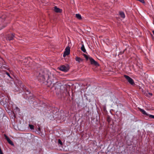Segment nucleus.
Listing matches in <instances>:
<instances>
[{"label": "nucleus", "mask_w": 154, "mask_h": 154, "mask_svg": "<svg viewBox=\"0 0 154 154\" xmlns=\"http://www.w3.org/2000/svg\"><path fill=\"white\" fill-rule=\"evenodd\" d=\"M47 77L48 78L47 82L48 86L51 85L52 84H53V85H54L55 83H57L56 78L50 73H49L48 75H41L40 74L38 76V79L40 80L41 82H44L46 79L45 77Z\"/></svg>", "instance_id": "nucleus-1"}, {"label": "nucleus", "mask_w": 154, "mask_h": 154, "mask_svg": "<svg viewBox=\"0 0 154 154\" xmlns=\"http://www.w3.org/2000/svg\"><path fill=\"white\" fill-rule=\"evenodd\" d=\"M69 69V66L67 65L66 66L62 65L59 67L60 70L65 72H67Z\"/></svg>", "instance_id": "nucleus-2"}, {"label": "nucleus", "mask_w": 154, "mask_h": 154, "mask_svg": "<svg viewBox=\"0 0 154 154\" xmlns=\"http://www.w3.org/2000/svg\"><path fill=\"white\" fill-rule=\"evenodd\" d=\"M124 77L127 80L128 82L130 83L131 85H133L134 84V82L133 80L128 75H124Z\"/></svg>", "instance_id": "nucleus-3"}, {"label": "nucleus", "mask_w": 154, "mask_h": 154, "mask_svg": "<svg viewBox=\"0 0 154 154\" xmlns=\"http://www.w3.org/2000/svg\"><path fill=\"white\" fill-rule=\"evenodd\" d=\"M70 48L69 47H67L65 49V51L64 52L63 57H65L66 56L70 54Z\"/></svg>", "instance_id": "nucleus-4"}, {"label": "nucleus", "mask_w": 154, "mask_h": 154, "mask_svg": "<svg viewBox=\"0 0 154 154\" xmlns=\"http://www.w3.org/2000/svg\"><path fill=\"white\" fill-rule=\"evenodd\" d=\"M89 60L91 62V63L92 64H94L96 66L98 65V64L95 61L93 58L91 57H89Z\"/></svg>", "instance_id": "nucleus-5"}, {"label": "nucleus", "mask_w": 154, "mask_h": 154, "mask_svg": "<svg viewBox=\"0 0 154 154\" xmlns=\"http://www.w3.org/2000/svg\"><path fill=\"white\" fill-rule=\"evenodd\" d=\"M5 138L6 139L8 143L12 145H14V143L5 134L4 135Z\"/></svg>", "instance_id": "nucleus-6"}, {"label": "nucleus", "mask_w": 154, "mask_h": 154, "mask_svg": "<svg viewBox=\"0 0 154 154\" xmlns=\"http://www.w3.org/2000/svg\"><path fill=\"white\" fill-rule=\"evenodd\" d=\"M54 11L57 13H60L62 11V10L60 9L59 8L57 7L56 6H55L54 9Z\"/></svg>", "instance_id": "nucleus-7"}, {"label": "nucleus", "mask_w": 154, "mask_h": 154, "mask_svg": "<svg viewBox=\"0 0 154 154\" xmlns=\"http://www.w3.org/2000/svg\"><path fill=\"white\" fill-rule=\"evenodd\" d=\"M75 17L77 19L79 20H81L82 19V17L81 15L79 14H75Z\"/></svg>", "instance_id": "nucleus-8"}, {"label": "nucleus", "mask_w": 154, "mask_h": 154, "mask_svg": "<svg viewBox=\"0 0 154 154\" xmlns=\"http://www.w3.org/2000/svg\"><path fill=\"white\" fill-rule=\"evenodd\" d=\"M75 59L76 61L78 62L79 63L81 62L82 61V59L77 57H76Z\"/></svg>", "instance_id": "nucleus-9"}, {"label": "nucleus", "mask_w": 154, "mask_h": 154, "mask_svg": "<svg viewBox=\"0 0 154 154\" xmlns=\"http://www.w3.org/2000/svg\"><path fill=\"white\" fill-rule=\"evenodd\" d=\"M14 37V35L13 34H12L8 37L7 39L9 40H12L13 39Z\"/></svg>", "instance_id": "nucleus-10"}, {"label": "nucleus", "mask_w": 154, "mask_h": 154, "mask_svg": "<svg viewBox=\"0 0 154 154\" xmlns=\"http://www.w3.org/2000/svg\"><path fill=\"white\" fill-rule=\"evenodd\" d=\"M119 14L121 17L123 18L125 17V14L123 12H119Z\"/></svg>", "instance_id": "nucleus-11"}, {"label": "nucleus", "mask_w": 154, "mask_h": 154, "mask_svg": "<svg viewBox=\"0 0 154 154\" xmlns=\"http://www.w3.org/2000/svg\"><path fill=\"white\" fill-rule=\"evenodd\" d=\"M140 110L142 113L143 114L145 115H147V114L146 112V111L143 109H140Z\"/></svg>", "instance_id": "nucleus-12"}, {"label": "nucleus", "mask_w": 154, "mask_h": 154, "mask_svg": "<svg viewBox=\"0 0 154 154\" xmlns=\"http://www.w3.org/2000/svg\"><path fill=\"white\" fill-rule=\"evenodd\" d=\"M81 50L84 53H85L86 50L84 46L83 45L81 48Z\"/></svg>", "instance_id": "nucleus-13"}, {"label": "nucleus", "mask_w": 154, "mask_h": 154, "mask_svg": "<svg viewBox=\"0 0 154 154\" xmlns=\"http://www.w3.org/2000/svg\"><path fill=\"white\" fill-rule=\"evenodd\" d=\"M29 126L31 129H33L34 128V126L33 125H30L29 124Z\"/></svg>", "instance_id": "nucleus-14"}, {"label": "nucleus", "mask_w": 154, "mask_h": 154, "mask_svg": "<svg viewBox=\"0 0 154 154\" xmlns=\"http://www.w3.org/2000/svg\"><path fill=\"white\" fill-rule=\"evenodd\" d=\"M84 57H85L86 59L87 60H89V57H90V56H88L85 54H84Z\"/></svg>", "instance_id": "nucleus-15"}, {"label": "nucleus", "mask_w": 154, "mask_h": 154, "mask_svg": "<svg viewBox=\"0 0 154 154\" xmlns=\"http://www.w3.org/2000/svg\"><path fill=\"white\" fill-rule=\"evenodd\" d=\"M84 57H85L86 59L87 60H89V57H90V56H88L85 54H84Z\"/></svg>", "instance_id": "nucleus-16"}, {"label": "nucleus", "mask_w": 154, "mask_h": 154, "mask_svg": "<svg viewBox=\"0 0 154 154\" xmlns=\"http://www.w3.org/2000/svg\"><path fill=\"white\" fill-rule=\"evenodd\" d=\"M153 35H152V39L154 40V30L152 31Z\"/></svg>", "instance_id": "nucleus-17"}, {"label": "nucleus", "mask_w": 154, "mask_h": 154, "mask_svg": "<svg viewBox=\"0 0 154 154\" xmlns=\"http://www.w3.org/2000/svg\"><path fill=\"white\" fill-rule=\"evenodd\" d=\"M149 117L152 118L154 119V116L153 115H149Z\"/></svg>", "instance_id": "nucleus-18"}, {"label": "nucleus", "mask_w": 154, "mask_h": 154, "mask_svg": "<svg viewBox=\"0 0 154 154\" xmlns=\"http://www.w3.org/2000/svg\"><path fill=\"white\" fill-rule=\"evenodd\" d=\"M58 143L62 145V142L59 139L58 140Z\"/></svg>", "instance_id": "nucleus-19"}, {"label": "nucleus", "mask_w": 154, "mask_h": 154, "mask_svg": "<svg viewBox=\"0 0 154 154\" xmlns=\"http://www.w3.org/2000/svg\"><path fill=\"white\" fill-rule=\"evenodd\" d=\"M138 1H139L140 2L142 3H144V0H137Z\"/></svg>", "instance_id": "nucleus-20"}, {"label": "nucleus", "mask_w": 154, "mask_h": 154, "mask_svg": "<svg viewBox=\"0 0 154 154\" xmlns=\"http://www.w3.org/2000/svg\"><path fill=\"white\" fill-rule=\"evenodd\" d=\"M148 94H149V95H150V96H151L152 95V93H148Z\"/></svg>", "instance_id": "nucleus-21"}, {"label": "nucleus", "mask_w": 154, "mask_h": 154, "mask_svg": "<svg viewBox=\"0 0 154 154\" xmlns=\"http://www.w3.org/2000/svg\"><path fill=\"white\" fill-rule=\"evenodd\" d=\"M8 75L9 76V74H8Z\"/></svg>", "instance_id": "nucleus-22"}]
</instances>
